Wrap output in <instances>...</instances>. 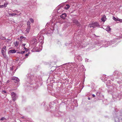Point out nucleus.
<instances>
[{
    "label": "nucleus",
    "mask_w": 122,
    "mask_h": 122,
    "mask_svg": "<svg viewBox=\"0 0 122 122\" xmlns=\"http://www.w3.org/2000/svg\"><path fill=\"white\" fill-rule=\"evenodd\" d=\"M6 119V118L4 117H3L2 118H1L0 120H5Z\"/></svg>",
    "instance_id": "2f4dec72"
},
{
    "label": "nucleus",
    "mask_w": 122,
    "mask_h": 122,
    "mask_svg": "<svg viewBox=\"0 0 122 122\" xmlns=\"http://www.w3.org/2000/svg\"><path fill=\"white\" fill-rule=\"evenodd\" d=\"M0 38L2 39V40H5L6 39L5 38V37H0Z\"/></svg>",
    "instance_id": "c85d7f7f"
},
{
    "label": "nucleus",
    "mask_w": 122,
    "mask_h": 122,
    "mask_svg": "<svg viewBox=\"0 0 122 122\" xmlns=\"http://www.w3.org/2000/svg\"><path fill=\"white\" fill-rule=\"evenodd\" d=\"M6 46H4L2 48L1 50V52L3 54L6 52Z\"/></svg>",
    "instance_id": "9d476101"
},
{
    "label": "nucleus",
    "mask_w": 122,
    "mask_h": 122,
    "mask_svg": "<svg viewBox=\"0 0 122 122\" xmlns=\"http://www.w3.org/2000/svg\"><path fill=\"white\" fill-rule=\"evenodd\" d=\"M37 38H34L32 41V44H33L34 45H36L37 44L38 42H37Z\"/></svg>",
    "instance_id": "1a4fd4ad"
},
{
    "label": "nucleus",
    "mask_w": 122,
    "mask_h": 122,
    "mask_svg": "<svg viewBox=\"0 0 122 122\" xmlns=\"http://www.w3.org/2000/svg\"><path fill=\"white\" fill-rule=\"evenodd\" d=\"M113 19L115 21H117L118 20V18H116L114 16H113Z\"/></svg>",
    "instance_id": "b1692460"
},
{
    "label": "nucleus",
    "mask_w": 122,
    "mask_h": 122,
    "mask_svg": "<svg viewBox=\"0 0 122 122\" xmlns=\"http://www.w3.org/2000/svg\"><path fill=\"white\" fill-rule=\"evenodd\" d=\"M95 44L97 45L98 46H100L101 45L103 44L102 41V40H100L97 41H96L95 42Z\"/></svg>",
    "instance_id": "6e6552de"
},
{
    "label": "nucleus",
    "mask_w": 122,
    "mask_h": 122,
    "mask_svg": "<svg viewBox=\"0 0 122 122\" xmlns=\"http://www.w3.org/2000/svg\"><path fill=\"white\" fill-rule=\"evenodd\" d=\"M53 32V31L52 30L50 29L49 30H48L47 32V34H52Z\"/></svg>",
    "instance_id": "ddd939ff"
},
{
    "label": "nucleus",
    "mask_w": 122,
    "mask_h": 122,
    "mask_svg": "<svg viewBox=\"0 0 122 122\" xmlns=\"http://www.w3.org/2000/svg\"><path fill=\"white\" fill-rule=\"evenodd\" d=\"M64 23H65V26L66 27H68L70 25V23L68 21L65 22Z\"/></svg>",
    "instance_id": "f8f14e48"
},
{
    "label": "nucleus",
    "mask_w": 122,
    "mask_h": 122,
    "mask_svg": "<svg viewBox=\"0 0 122 122\" xmlns=\"http://www.w3.org/2000/svg\"><path fill=\"white\" fill-rule=\"evenodd\" d=\"M122 19H118V21H122Z\"/></svg>",
    "instance_id": "58836bf2"
},
{
    "label": "nucleus",
    "mask_w": 122,
    "mask_h": 122,
    "mask_svg": "<svg viewBox=\"0 0 122 122\" xmlns=\"http://www.w3.org/2000/svg\"><path fill=\"white\" fill-rule=\"evenodd\" d=\"M66 6L65 7V8L66 9H68L70 7V6L68 4H67L66 5Z\"/></svg>",
    "instance_id": "4be33fe9"
},
{
    "label": "nucleus",
    "mask_w": 122,
    "mask_h": 122,
    "mask_svg": "<svg viewBox=\"0 0 122 122\" xmlns=\"http://www.w3.org/2000/svg\"><path fill=\"white\" fill-rule=\"evenodd\" d=\"M105 30L108 32H109L111 31V29L110 28L109 26H108L106 27Z\"/></svg>",
    "instance_id": "dca6fc26"
},
{
    "label": "nucleus",
    "mask_w": 122,
    "mask_h": 122,
    "mask_svg": "<svg viewBox=\"0 0 122 122\" xmlns=\"http://www.w3.org/2000/svg\"><path fill=\"white\" fill-rule=\"evenodd\" d=\"M80 55H78L77 56V58H78L79 57H80Z\"/></svg>",
    "instance_id": "37998d69"
},
{
    "label": "nucleus",
    "mask_w": 122,
    "mask_h": 122,
    "mask_svg": "<svg viewBox=\"0 0 122 122\" xmlns=\"http://www.w3.org/2000/svg\"><path fill=\"white\" fill-rule=\"evenodd\" d=\"M66 16V14L63 13L61 15L60 17L62 19H65V17Z\"/></svg>",
    "instance_id": "9b49d317"
},
{
    "label": "nucleus",
    "mask_w": 122,
    "mask_h": 122,
    "mask_svg": "<svg viewBox=\"0 0 122 122\" xmlns=\"http://www.w3.org/2000/svg\"><path fill=\"white\" fill-rule=\"evenodd\" d=\"M24 48L25 49V51L26 52L28 51V50L27 49V48H25V47H24Z\"/></svg>",
    "instance_id": "72a5a7b5"
},
{
    "label": "nucleus",
    "mask_w": 122,
    "mask_h": 122,
    "mask_svg": "<svg viewBox=\"0 0 122 122\" xmlns=\"http://www.w3.org/2000/svg\"><path fill=\"white\" fill-rule=\"evenodd\" d=\"M11 97L13 101H15L17 98V97L16 94L14 92H12L11 93Z\"/></svg>",
    "instance_id": "20e7f679"
},
{
    "label": "nucleus",
    "mask_w": 122,
    "mask_h": 122,
    "mask_svg": "<svg viewBox=\"0 0 122 122\" xmlns=\"http://www.w3.org/2000/svg\"><path fill=\"white\" fill-rule=\"evenodd\" d=\"M29 55V53H28L26 54L25 55V56H28Z\"/></svg>",
    "instance_id": "4c0bfd02"
},
{
    "label": "nucleus",
    "mask_w": 122,
    "mask_h": 122,
    "mask_svg": "<svg viewBox=\"0 0 122 122\" xmlns=\"http://www.w3.org/2000/svg\"><path fill=\"white\" fill-rule=\"evenodd\" d=\"M8 4V2H5L3 5L4 7H6L7 6V5Z\"/></svg>",
    "instance_id": "412c9836"
},
{
    "label": "nucleus",
    "mask_w": 122,
    "mask_h": 122,
    "mask_svg": "<svg viewBox=\"0 0 122 122\" xmlns=\"http://www.w3.org/2000/svg\"><path fill=\"white\" fill-rule=\"evenodd\" d=\"M7 41L8 42L9 41V40H7Z\"/></svg>",
    "instance_id": "09e8293b"
},
{
    "label": "nucleus",
    "mask_w": 122,
    "mask_h": 122,
    "mask_svg": "<svg viewBox=\"0 0 122 122\" xmlns=\"http://www.w3.org/2000/svg\"><path fill=\"white\" fill-rule=\"evenodd\" d=\"M38 36L39 37L38 39L39 41L41 44H42L44 43V37L43 36L39 35Z\"/></svg>",
    "instance_id": "7ed1b4c3"
},
{
    "label": "nucleus",
    "mask_w": 122,
    "mask_h": 122,
    "mask_svg": "<svg viewBox=\"0 0 122 122\" xmlns=\"http://www.w3.org/2000/svg\"><path fill=\"white\" fill-rule=\"evenodd\" d=\"M9 15H10V16H14L15 15H16V14L15 13H13L12 14L11 13H9Z\"/></svg>",
    "instance_id": "5701e85b"
},
{
    "label": "nucleus",
    "mask_w": 122,
    "mask_h": 122,
    "mask_svg": "<svg viewBox=\"0 0 122 122\" xmlns=\"http://www.w3.org/2000/svg\"><path fill=\"white\" fill-rule=\"evenodd\" d=\"M25 51H21V54H24V53H25Z\"/></svg>",
    "instance_id": "f704fd0d"
},
{
    "label": "nucleus",
    "mask_w": 122,
    "mask_h": 122,
    "mask_svg": "<svg viewBox=\"0 0 122 122\" xmlns=\"http://www.w3.org/2000/svg\"><path fill=\"white\" fill-rule=\"evenodd\" d=\"M13 12H16L17 13H19V12L17 10H15L13 11Z\"/></svg>",
    "instance_id": "7c9ffc66"
},
{
    "label": "nucleus",
    "mask_w": 122,
    "mask_h": 122,
    "mask_svg": "<svg viewBox=\"0 0 122 122\" xmlns=\"http://www.w3.org/2000/svg\"><path fill=\"white\" fill-rule=\"evenodd\" d=\"M113 74L115 76H117L118 77L121 75V73L120 72L117 71H116L114 72Z\"/></svg>",
    "instance_id": "0eeeda50"
},
{
    "label": "nucleus",
    "mask_w": 122,
    "mask_h": 122,
    "mask_svg": "<svg viewBox=\"0 0 122 122\" xmlns=\"http://www.w3.org/2000/svg\"><path fill=\"white\" fill-rule=\"evenodd\" d=\"M30 20L31 21V22L33 23L34 22V20L32 18H30Z\"/></svg>",
    "instance_id": "bb28decb"
},
{
    "label": "nucleus",
    "mask_w": 122,
    "mask_h": 122,
    "mask_svg": "<svg viewBox=\"0 0 122 122\" xmlns=\"http://www.w3.org/2000/svg\"><path fill=\"white\" fill-rule=\"evenodd\" d=\"M103 46H104L105 47H108V46L107 45L106 46H104V45H103Z\"/></svg>",
    "instance_id": "a18cd8bd"
},
{
    "label": "nucleus",
    "mask_w": 122,
    "mask_h": 122,
    "mask_svg": "<svg viewBox=\"0 0 122 122\" xmlns=\"http://www.w3.org/2000/svg\"><path fill=\"white\" fill-rule=\"evenodd\" d=\"M112 41H111L110 42H107V43L108 44V46L110 45L111 44V43H112Z\"/></svg>",
    "instance_id": "c756f323"
},
{
    "label": "nucleus",
    "mask_w": 122,
    "mask_h": 122,
    "mask_svg": "<svg viewBox=\"0 0 122 122\" xmlns=\"http://www.w3.org/2000/svg\"><path fill=\"white\" fill-rule=\"evenodd\" d=\"M3 7H4L3 5H1V8H3Z\"/></svg>",
    "instance_id": "ea45409f"
},
{
    "label": "nucleus",
    "mask_w": 122,
    "mask_h": 122,
    "mask_svg": "<svg viewBox=\"0 0 122 122\" xmlns=\"http://www.w3.org/2000/svg\"><path fill=\"white\" fill-rule=\"evenodd\" d=\"M21 51H17V53H20V54H21Z\"/></svg>",
    "instance_id": "a19ab883"
},
{
    "label": "nucleus",
    "mask_w": 122,
    "mask_h": 122,
    "mask_svg": "<svg viewBox=\"0 0 122 122\" xmlns=\"http://www.w3.org/2000/svg\"><path fill=\"white\" fill-rule=\"evenodd\" d=\"M72 21L73 23H74L75 24H76L78 26H80L81 24L80 23H79L78 20H76V19H73V20Z\"/></svg>",
    "instance_id": "423d86ee"
},
{
    "label": "nucleus",
    "mask_w": 122,
    "mask_h": 122,
    "mask_svg": "<svg viewBox=\"0 0 122 122\" xmlns=\"http://www.w3.org/2000/svg\"><path fill=\"white\" fill-rule=\"evenodd\" d=\"M115 122H122V115H116L114 117Z\"/></svg>",
    "instance_id": "f257e3e1"
},
{
    "label": "nucleus",
    "mask_w": 122,
    "mask_h": 122,
    "mask_svg": "<svg viewBox=\"0 0 122 122\" xmlns=\"http://www.w3.org/2000/svg\"><path fill=\"white\" fill-rule=\"evenodd\" d=\"M34 77V76H31V77H29V78L30 79V81H33V79L35 80V79L34 78H33Z\"/></svg>",
    "instance_id": "f3484780"
},
{
    "label": "nucleus",
    "mask_w": 122,
    "mask_h": 122,
    "mask_svg": "<svg viewBox=\"0 0 122 122\" xmlns=\"http://www.w3.org/2000/svg\"><path fill=\"white\" fill-rule=\"evenodd\" d=\"M19 44V42L17 41H16L15 43V45L16 46H18Z\"/></svg>",
    "instance_id": "aec40b11"
},
{
    "label": "nucleus",
    "mask_w": 122,
    "mask_h": 122,
    "mask_svg": "<svg viewBox=\"0 0 122 122\" xmlns=\"http://www.w3.org/2000/svg\"><path fill=\"white\" fill-rule=\"evenodd\" d=\"M11 79L14 81V82L16 83H18L20 81L19 79L17 77H13Z\"/></svg>",
    "instance_id": "39448f33"
},
{
    "label": "nucleus",
    "mask_w": 122,
    "mask_h": 122,
    "mask_svg": "<svg viewBox=\"0 0 122 122\" xmlns=\"http://www.w3.org/2000/svg\"><path fill=\"white\" fill-rule=\"evenodd\" d=\"M100 93V92L99 91L97 92L96 93V95L97 96H99Z\"/></svg>",
    "instance_id": "cd10ccee"
},
{
    "label": "nucleus",
    "mask_w": 122,
    "mask_h": 122,
    "mask_svg": "<svg viewBox=\"0 0 122 122\" xmlns=\"http://www.w3.org/2000/svg\"><path fill=\"white\" fill-rule=\"evenodd\" d=\"M20 39H24V37L23 36H20Z\"/></svg>",
    "instance_id": "e433bc0d"
},
{
    "label": "nucleus",
    "mask_w": 122,
    "mask_h": 122,
    "mask_svg": "<svg viewBox=\"0 0 122 122\" xmlns=\"http://www.w3.org/2000/svg\"><path fill=\"white\" fill-rule=\"evenodd\" d=\"M30 21H28L27 22V25L28 26L27 27L28 28V29L29 30L30 29Z\"/></svg>",
    "instance_id": "4468645a"
},
{
    "label": "nucleus",
    "mask_w": 122,
    "mask_h": 122,
    "mask_svg": "<svg viewBox=\"0 0 122 122\" xmlns=\"http://www.w3.org/2000/svg\"><path fill=\"white\" fill-rule=\"evenodd\" d=\"M10 70H13V67L12 66L10 68Z\"/></svg>",
    "instance_id": "c9c22d12"
},
{
    "label": "nucleus",
    "mask_w": 122,
    "mask_h": 122,
    "mask_svg": "<svg viewBox=\"0 0 122 122\" xmlns=\"http://www.w3.org/2000/svg\"><path fill=\"white\" fill-rule=\"evenodd\" d=\"M58 22L60 24H62L63 23H64L63 21L61 20H59Z\"/></svg>",
    "instance_id": "a878e982"
},
{
    "label": "nucleus",
    "mask_w": 122,
    "mask_h": 122,
    "mask_svg": "<svg viewBox=\"0 0 122 122\" xmlns=\"http://www.w3.org/2000/svg\"><path fill=\"white\" fill-rule=\"evenodd\" d=\"M21 14V13H20L19 14V15L20 14Z\"/></svg>",
    "instance_id": "3c124183"
},
{
    "label": "nucleus",
    "mask_w": 122,
    "mask_h": 122,
    "mask_svg": "<svg viewBox=\"0 0 122 122\" xmlns=\"http://www.w3.org/2000/svg\"><path fill=\"white\" fill-rule=\"evenodd\" d=\"M102 21L104 22L106 20V16L104 15L102 17L101 19Z\"/></svg>",
    "instance_id": "2eb2a0df"
},
{
    "label": "nucleus",
    "mask_w": 122,
    "mask_h": 122,
    "mask_svg": "<svg viewBox=\"0 0 122 122\" xmlns=\"http://www.w3.org/2000/svg\"><path fill=\"white\" fill-rule=\"evenodd\" d=\"M2 93L3 94H4L5 93H6V91L5 90H3L2 91Z\"/></svg>",
    "instance_id": "473e14b6"
},
{
    "label": "nucleus",
    "mask_w": 122,
    "mask_h": 122,
    "mask_svg": "<svg viewBox=\"0 0 122 122\" xmlns=\"http://www.w3.org/2000/svg\"><path fill=\"white\" fill-rule=\"evenodd\" d=\"M88 100H90V97H88Z\"/></svg>",
    "instance_id": "49530a36"
},
{
    "label": "nucleus",
    "mask_w": 122,
    "mask_h": 122,
    "mask_svg": "<svg viewBox=\"0 0 122 122\" xmlns=\"http://www.w3.org/2000/svg\"><path fill=\"white\" fill-rule=\"evenodd\" d=\"M0 8H1V5H0Z\"/></svg>",
    "instance_id": "8fccbe9b"
},
{
    "label": "nucleus",
    "mask_w": 122,
    "mask_h": 122,
    "mask_svg": "<svg viewBox=\"0 0 122 122\" xmlns=\"http://www.w3.org/2000/svg\"><path fill=\"white\" fill-rule=\"evenodd\" d=\"M30 30V29H28V28L27 27V28L26 29V30H25V33L26 34H28Z\"/></svg>",
    "instance_id": "a211bd4d"
},
{
    "label": "nucleus",
    "mask_w": 122,
    "mask_h": 122,
    "mask_svg": "<svg viewBox=\"0 0 122 122\" xmlns=\"http://www.w3.org/2000/svg\"><path fill=\"white\" fill-rule=\"evenodd\" d=\"M92 96L93 97H95V96L94 94H93Z\"/></svg>",
    "instance_id": "c03bdc74"
},
{
    "label": "nucleus",
    "mask_w": 122,
    "mask_h": 122,
    "mask_svg": "<svg viewBox=\"0 0 122 122\" xmlns=\"http://www.w3.org/2000/svg\"><path fill=\"white\" fill-rule=\"evenodd\" d=\"M9 82V80H8L7 81V83H8Z\"/></svg>",
    "instance_id": "de8ad7c7"
},
{
    "label": "nucleus",
    "mask_w": 122,
    "mask_h": 122,
    "mask_svg": "<svg viewBox=\"0 0 122 122\" xmlns=\"http://www.w3.org/2000/svg\"><path fill=\"white\" fill-rule=\"evenodd\" d=\"M2 54L3 55V56L5 58H7V56H6L5 54L4 53L3 54L2 53Z\"/></svg>",
    "instance_id": "393cba45"
},
{
    "label": "nucleus",
    "mask_w": 122,
    "mask_h": 122,
    "mask_svg": "<svg viewBox=\"0 0 122 122\" xmlns=\"http://www.w3.org/2000/svg\"><path fill=\"white\" fill-rule=\"evenodd\" d=\"M100 26L99 24L97 22L94 23H90L89 25V27H92L94 28L96 27H98Z\"/></svg>",
    "instance_id": "f03ea898"
},
{
    "label": "nucleus",
    "mask_w": 122,
    "mask_h": 122,
    "mask_svg": "<svg viewBox=\"0 0 122 122\" xmlns=\"http://www.w3.org/2000/svg\"><path fill=\"white\" fill-rule=\"evenodd\" d=\"M25 44H23L22 45V46H25Z\"/></svg>",
    "instance_id": "79ce46f5"
},
{
    "label": "nucleus",
    "mask_w": 122,
    "mask_h": 122,
    "mask_svg": "<svg viewBox=\"0 0 122 122\" xmlns=\"http://www.w3.org/2000/svg\"><path fill=\"white\" fill-rule=\"evenodd\" d=\"M16 51L15 50H11L9 51V52L11 53H14L16 52Z\"/></svg>",
    "instance_id": "6ab92c4d"
}]
</instances>
